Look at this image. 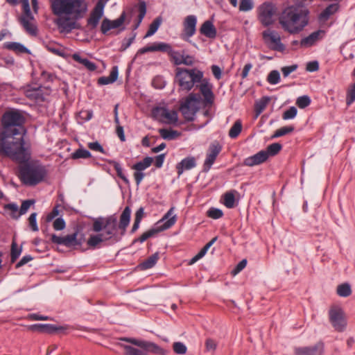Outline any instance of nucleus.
I'll return each mask as SVG.
<instances>
[{
    "label": "nucleus",
    "instance_id": "f257e3e1",
    "mask_svg": "<svg viewBox=\"0 0 355 355\" xmlns=\"http://www.w3.org/2000/svg\"><path fill=\"white\" fill-rule=\"evenodd\" d=\"M52 12L58 17L55 20L61 33H69L80 28L77 21L83 18L87 11L85 0H50Z\"/></svg>",
    "mask_w": 355,
    "mask_h": 355
},
{
    "label": "nucleus",
    "instance_id": "f03ea898",
    "mask_svg": "<svg viewBox=\"0 0 355 355\" xmlns=\"http://www.w3.org/2000/svg\"><path fill=\"white\" fill-rule=\"evenodd\" d=\"M14 131L8 130L0 132V155L18 163L25 162L31 157L29 147L24 139L26 130L19 128Z\"/></svg>",
    "mask_w": 355,
    "mask_h": 355
},
{
    "label": "nucleus",
    "instance_id": "7ed1b4c3",
    "mask_svg": "<svg viewBox=\"0 0 355 355\" xmlns=\"http://www.w3.org/2000/svg\"><path fill=\"white\" fill-rule=\"evenodd\" d=\"M130 216L131 209L127 206L120 216L119 224L115 215L105 218L100 217L94 221L92 230L95 232H100L103 239L110 243H117L125 233L130 223Z\"/></svg>",
    "mask_w": 355,
    "mask_h": 355
},
{
    "label": "nucleus",
    "instance_id": "20e7f679",
    "mask_svg": "<svg viewBox=\"0 0 355 355\" xmlns=\"http://www.w3.org/2000/svg\"><path fill=\"white\" fill-rule=\"evenodd\" d=\"M307 10L295 6L286 8L279 17L282 28L290 34L302 31L309 23Z\"/></svg>",
    "mask_w": 355,
    "mask_h": 355
},
{
    "label": "nucleus",
    "instance_id": "39448f33",
    "mask_svg": "<svg viewBox=\"0 0 355 355\" xmlns=\"http://www.w3.org/2000/svg\"><path fill=\"white\" fill-rule=\"evenodd\" d=\"M20 164L19 177L24 184L35 186L44 180L46 170L38 161L28 160Z\"/></svg>",
    "mask_w": 355,
    "mask_h": 355
},
{
    "label": "nucleus",
    "instance_id": "423d86ee",
    "mask_svg": "<svg viewBox=\"0 0 355 355\" xmlns=\"http://www.w3.org/2000/svg\"><path fill=\"white\" fill-rule=\"evenodd\" d=\"M121 340L130 343L140 349L128 345H121L125 350V355H148V352L158 353L161 348L154 343L139 340L133 338H121Z\"/></svg>",
    "mask_w": 355,
    "mask_h": 355
},
{
    "label": "nucleus",
    "instance_id": "0eeeda50",
    "mask_svg": "<svg viewBox=\"0 0 355 355\" xmlns=\"http://www.w3.org/2000/svg\"><path fill=\"white\" fill-rule=\"evenodd\" d=\"M203 73L196 69H179L176 73L175 81L180 89L185 92L190 91L195 84L202 81Z\"/></svg>",
    "mask_w": 355,
    "mask_h": 355
},
{
    "label": "nucleus",
    "instance_id": "6e6552de",
    "mask_svg": "<svg viewBox=\"0 0 355 355\" xmlns=\"http://www.w3.org/2000/svg\"><path fill=\"white\" fill-rule=\"evenodd\" d=\"M174 211V208L171 207L167 213L164 215V216L160 220L157 225H158L156 228H153L149 230L148 231L143 233L141 236L136 239L133 241V243L136 242L143 243L148 239L154 236L158 232L167 230L172 227L176 221V216L173 215Z\"/></svg>",
    "mask_w": 355,
    "mask_h": 355
},
{
    "label": "nucleus",
    "instance_id": "1a4fd4ad",
    "mask_svg": "<svg viewBox=\"0 0 355 355\" xmlns=\"http://www.w3.org/2000/svg\"><path fill=\"white\" fill-rule=\"evenodd\" d=\"M200 96L194 93H191L189 96L181 101L180 110L187 121H193L196 112L199 108Z\"/></svg>",
    "mask_w": 355,
    "mask_h": 355
},
{
    "label": "nucleus",
    "instance_id": "9d476101",
    "mask_svg": "<svg viewBox=\"0 0 355 355\" xmlns=\"http://www.w3.org/2000/svg\"><path fill=\"white\" fill-rule=\"evenodd\" d=\"M276 15L277 8L270 2L262 3L257 9L258 19L265 27H268L275 23Z\"/></svg>",
    "mask_w": 355,
    "mask_h": 355
},
{
    "label": "nucleus",
    "instance_id": "9b49d317",
    "mask_svg": "<svg viewBox=\"0 0 355 355\" xmlns=\"http://www.w3.org/2000/svg\"><path fill=\"white\" fill-rule=\"evenodd\" d=\"M329 319L335 331L343 332L346 329L347 318L344 311L340 306H334L330 308Z\"/></svg>",
    "mask_w": 355,
    "mask_h": 355
},
{
    "label": "nucleus",
    "instance_id": "f8f14e48",
    "mask_svg": "<svg viewBox=\"0 0 355 355\" xmlns=\"http://www.w3.org/2000/svg\"><path fill=\"white\" fill-rule=\"evenodd\" d=\"M24 118L21 113L17 111L7 112L2 117V123L3 125V130H15L19 128H24L22 124ZM15 131H13L14 132Z\"/></svg>",
    "mask_w": 355,
    "mask_h": 355
},
{
    "label": "nucleus",
    "instance_id": "ddd939ff",
    "mask_svg": "<svg viewBox=\"0 0 355 355\" xmlns=\"http://www.w3.org/2000/svg\"><path fill=\"white\" fill-rule=\"evenodd\" d=\"M262 37L272 50L284 51L285 46L282 42L281 36L277 31L268 28L262 33Z\"/></svg>",
    "mask_w": 355,
    "mask_h": 355
},
{
    "label": "nucleus",
    "instance_id": "4468645a",
    "mask_svg": "<svg viewBox=\"0 0 355 355\" xmlns=\"http://www.w3.org/2000/svg\"><path fill=\"white\" fill-rule=\"evenodd\" d=\"M77 232H74L64 236H58L55 234H52L50 235V239L53 243L62 245L67 248H72L79 246L82 243L81 241L77 239Z\"/></svg>",
    "mask_w": 355,
    "mask_h": 355
},
{
    "label": "nucleus",
    "instance_id": "2eb2a0df",
    "mask_svg": "<svg viewBox=\"0 0 355 355\" xmlns=\"http://www.w3.org/2000/svg\"><path fill=\"white\" fill-rule=\"evenodd\" d=\"M324 343L322 341H318L313 345L294 348L295 355H324Z\"/></svg>",
    "mask_w": 355,
    "mask_h": 355
},
{
    "label": "nucleus",
    "instance_id": "dca6fc26",
    "mask_svg": "<svg viewBox=\"0 0 355 355\" xmlns=\"http://www.w3.org/2000/svg\"><path fill=\"white\" fill-rule=\"evenodd\" d=\"M200 85H197L199 91L203 96V104L205 106H211L214 102V94L213 93V85L207 80H202Z\"/></svg>",
    "mask_w": 355,
    "mask_h": 355
},
{
    "label": "nucleus",
    "instance_id": "f3484780",
    "mask_svg": "<svg viewBox=\"0 0 355 355\" xmlns=\"http://www.w3.org/2000/svg\"><path fill=\"white\" fill-rule=\"evenodd\" d=\"M221 150L222 146L218 142L211 144L208 148L206 159L203 164V171L205 172L209 171Z\"/></svg>",
    "mask_w": 355,
    "mask_h": 355
},
{
    "label": "nucleus",
    "instance_id": "a211bd4d",
    "mask_svg": "<svg viewBox=\"0 0 355 355\" xmlns=\"http://www.w3.org/2000/svg\"><path fill=\"white\" fill-rule=\"evenodd\" d=\"M197 19L195 15L187 16L183 22V33L181 38L185 41H189L196 31Z\"/></svg>",
    "mask_w": 355,
    "mask_h": 355
},
{
    "label": "nucleus",
    "instance_id": "6ab92c4d",
    "mask_svg": "<svg viewBox=\"0 0 355 355\" xmlns=\"http://www.w3.org/2000/svg\"><path fill=\"white\" fill-rule=\"evenodd\" d=\"M105 3L99 1L95 6L94 10L92 11L89 17L87 19V25L91 28H94L98 24V22L103 15V10Z\"/></svg>",
    "mask_w": 355,
    "mask_h": 355
},
{
    "label": "nucleus",
    "instance_id": "aec40b11",
    "mask_svg": "<svg viewBox=\"0 0 355 355\" xmlns=\"http://www.w3.org/2000/svg\"><path fill=\"white\" fill-rule=\"evenodd\" d=\"M325 36V31L323 30H318L313 32L307 37H304L300 41V47L309 48L317 44L322 40Z\"/></svg>",
    "mask_w": 355,
    "mask_h": 355
},
{
    "label": "nucleus",
    "instance_id": "412c9836",
    "mask_svg": "<svg viewBox=\"0 0 355 355\" xmlns=\"http://www.w3.org/2000/svg\"><path fill=\"white\" fill-rule=\"evenodd\" d=\"M266 153L264 150H261L255 155L245 158L243 164L248 166H253L261 164L267 160Z\"/></svg>",
    "mask_w": 355,
    "mask_h": 355
},
{
    "label": "nucleus",
    "instance_id": "4be33fe9",
    "mask_svg": "<svg viewBox=\"0 0 355 355\" xmlns=\"http://www.w3.org/2000/svg\"><path fill=\"white\" fill-rule=\"evenodd\" d=\"M196 166V159L193 157H187L183 159L176 165L178 176H180L184 171L190 170Z\"/></svg>",
    "mask_w": 355,
    "mask_h": 355
},
{
    "label": "nucleus",
    "instance_id": "5701e85b",
    "mask_svg": "<svg viewBox=\"0 0 355 355\" xmlns=\"http://www.w3.org/2000/svg\"><path fill=\"white\" fill-rule=\"evenodd\" d=\"M339 5L337 3L329 5L318 16V19L321 23H325L332 15L338 12Z\"/></svg>",
    "mask_w": 355,
    "mask_h": 355
},
{
    "label": "nucleus",
    "instance_id": "b1692460",
    "mask_svg": "<svg viewBox=\"0 0 355 355\" xmlns=\"http://www.w3.org/2000/svg\"><path fill=\"white\" fill-rule=\"evenodd\" d=\"M164 52L168 53L171 60L174 63V64H181V60L182 59L184 51L181 52L175 51L172 48L170 44L166 43Z\"/></svg>",
    "mask_w": 355,
    "mask_h": 355
},
{
    "label": "nucleus",
    "instance_id": "393cba45",
    "mask_svg": "<svg viewBox=\"0 0 355 355\" xmlns=\"http://www.w3.org/2000/svg\"><path fill=\"white\" fill-rule=\"evenodd\" d=\"M200 32L208 38L214 39L216 37V29L211 21H205L200 28Z\"/></svg>",
    "mask_w": 355,
    "mask_h": 355
},
{
    "label": "nucleus",
    "instance_id": "a878e982",
    "mask_svg": "<svg viewBox=\"0 0 355 355\" xmlns=\"http://www.w3.org/2000/svg\"><path fill=\"white\" fill-rule=\"evenodd\" d=\"M118 74V67L114 66L112 68L110 73L108 76H102L98 78V83L101 85L112 84L117 80Z\"/></svg>",
    "mask_w": 355,
    "mask_h": 355
},
{
    "label": "nucleus",
    "instance_id": "bb28decb",
    "mask_svg": "<svg viewBox=\"0 0 355 355\" xmlns=\"http://www.w3.org/2000/svg\"><path fill=\"white\" fill-rule=\"evenodd\" d=\"M33 19H27V17H21L19 21L26 31L31 35H36L37 27L31 22Z\"/></svg>",
    "mask_w": 355,
    "mask_h": 355
},
{
    "label": "nucleus",
    "instance_id": "cd10ccee",
    "mask_svg": "<svg viewBox=\"0 0 355 355\" xmlns=\"http://www.w3.org/2000/svg\"><path fill=\"white\" fill-rule=\"evenodd\" d=\"M5 48L17 53H30V51L19 42H10L5 44Z\"/></svg>",
    "mask_w": 355,
    "mask_h": 355
},
{
    "label": "nucleus",
    "instance_id": "c85d7f7f",
    "mask_svg": "<svg viewBox=\"0 0 355 355\" xmlns=\"http://www.w3.org/2000/svg\"><path fill=\"white\" fill-rule=\"evenodd\" d=\"M72 58L73 60L78 62V63L83 64L85 68L88 70L93 71L96 70V65L94 62H91L87 58H82L79 54L74 53L72 55Z\"/></svg>",
    "mask_w": 355,
    "mask_h": 355
},
{
    "label": "nucleus",
    "instance_id": "c756f323",
    "mask_svg": "<svg viewBox=\"0 0 355 355\" xmlns=\"http://www.w3.org/2000/svg\"><path fill=\"white\" fill-rule=\"evenodd\" d=\"M28 329L31 331L38 332H51L57 329L53 325L48 324H35L30 325Z\"/></svg>",
    "mask_w": 355,
    "mask_h": 355
},
{
    "label": "nucleus",
    "instance_id": "7c9ffc66",
    "mask_svg": "<svg viewBox=\"0 0 355 355\" xmlns=\"http://www.w3.org/2000/svg\"><path fill=\"white\" fill-rule=\"evenodd\" d=\"M178 117L177 112L175 110H167L161 122L166 124H175L178 122Z\"/></svg>",
    "mask_w": 355,
    "mask_h": 355
},
{
    "label": "nucleus",
    "instance_id": "2f4dec72",
    "mask_svg": "<svg viewBox=\"0 0 355 355\" xmlns=\"http://www.w3.org/2000/svg\"><path fill=\"white\" fill-rule=\"evenodd\" d=\"M45 47L49 52L56 55L61 57H64L65 55L64 50L58 44L49 42L45 44Z\"/></svg>",
    "mask_w": 355,
    "mask_h": 355
},
{
    "label": "nucleus",
    "instance_id": "473e14b6",
    "mask_svg": "<svg viewBox=\"0 0 355 355\" xmlns=\"http://www.w3.org/2000/svg\"><path fill=\"white\" fill-rule=\"evenodd\" d=\"M153 159L150 157H145L142 161L137 162L132 166V169L139 171H143L148 168L153 163Z\"/></svg>",
    "mask_w": 355,
    "mask_h": 355
},
{
    "label": "nucleus",
    "instance_id": "72a5a7b5",
    "mask_svg": "<svg viewBox=\"0 0 355 355\" xmlns=\"http://www.w3.org/2000/svg\"><path fill=\"white\" fill-rule=\"evenodd\" d=\"M160 136L166 140H173L180 135V133L176 130L162 128L159 130Z\"/></svg>",
    "mask_w": 355,
    "mask_h": 355
},
{
    "label": "nucleus",
    "instance_id": "f704fd0d",
    "mask_svg": "<svg viewBox=\"0 0 355 355\" xmlns=\"http://www.w3.org/2000/svg\"><path fill=\"white\" fill-rule=\"evenodd\" d=\"M282 146L279 143H273L269 145L264 150L265 153H266L267 159L269 157H272L278 154L282 150Z\"/></svg>",
    "mask_w": 355,
    "mask_h": 355
},
{
    "label": "nucleus",
    "instance_id": "c9c22d12",
    "mask_svg": "<svg viewBox=\"0 0 355 355\" xmlns=\"http://www.w3.org/2000/svg\"><path fill=\"white\" fill-rule=\"evenodd\" d=\"M337 294L340 297H348L352 293L351 286L348 283H343L337 286Z\"/></svg>",
    "mask_w": 355,
    "mask_h": 355
},
{
    "label": "nucleus",
    "instance_id": "e433bc0d",
    "mask_svg": "<svg viewBox=\"0 0 355 355\" xmlns=\"http://www.w3.org/2000/svg\"><path fill=\"white\" fill-rule=\"evenodd\" d=\"M162 23V18L158 17L155 18L153 21L150 24L149 28L146 33L145 37H148L154 35L158 30Z\"/></svg>",
    "mask_w": 355,
    "mask_h": 355
},
{
    "label": "nucleus",
    "instance_id": "4c0bfd02",
    "mask_svg": "<svg viewBox=\"0 0 355 355\" xmlns=\"http://www.w3.org/2000/svg\"><path fill=\"white\" fill-rule=\"evenodd\" d=\"M355 101V82L347 89L346 91V104L347 106L351 105Z\"/></svg>",
    "mask_w": 355,
    "mask_h": 355
},
{
    "label": "nucleus",
    "instance_id": "58836bf2",
    "mask_svg": "<svg viewBox=\"0 0 355 355\" xmlns=\"http://www.w3.org/2000/svg\"><path fill=\"white\" fill-rule=\"evenodd\" d=\"M158 259L159 254L157 252L152 254L141 263L142 268L149 269L153 268L155 265Z\"/></svg>",
    "mask_w": 355,
    "mask_h": 355
},
{
    "label": "nucleus",
    "instance_id": "ea45409f",
    "mask_svg": "<svg viewBox=\"0 0 355 355\" xmlns=\"http://www.w3.org/2000/svg\"><path fill=\"white\" fill-rule=\"evenodd\" d=\"M22 251V247H19L17 243L13 241L11 245L10 259L14 263L19 258Z\"/></svg>",
    "mask_w": 355,
    "mask_h": 355
},
{
    "label": "nucleus",
    "instance_id": "a19ab883",
    "mask_svg": "<svg viewBox=\"0 0 355 355\" xmlns=\"http://www.w3.org/2000/svg\"><path fill=\"white\" fill-rule=\"evenodd\" d=\"M98 234L96 235H91L89 239L87 240V245L91 248H96L101 243L106 242L104 239H103V236H101V234L100 232H98Z\"/></svg>",
    "mask_w": 355,
    "mask_h": 355
},
{
    "label": "nucleus",
    "instance_id": "79ce46f5",
    "mask_svg": "<svg viewBox=\"0 0 355 355\" xmlns=\"http://www.w3.org/2000/svg\"><path fill=\"white\" fill-rule=\"evenodd\" d=\"M242 130V124L240 121H236L229 131L230 137L234 139L239 136Z\"/></svg>",
    "mask_w": 355,
    "mask_h": 355
},
{
    "label": "nucleus",
    "instance_id": "37998d69",
    "mask_svg": "<svg viewBox=\"0 0 355 355\" xmlns=\"http://www.w3.org/2000/svg\"><path fill=\"white\" fill-rule=\"evenodd\" d=\"M224 205L227 208H233L235 206V197L233 192H227L224 194Z\"/></svg>",
    "mask_w": 355,
    "mask_h": 355
},
{
    "label": "nucleus",
    "instance_id": "c03bdc74",
    "mask_svg": "<svg viewBox=\"0 0 355 355\" xmlns=\"http://www.w3.org/2000/svg\"><path fill=\"white\" fill-rule=\"evenodd\" d=\"M92 156L90 152L84 148H78L74 153H72L71 157L73 159H77L80 158H89Z\"/></svg>",
    "mask_w": 355,
    "mask_h": 355
},
{
    "label": "nucleus",
    "instance_id": "a18cd8bd",
    "mask_svg": "<svg viewBox=\"0 0 355 355\" xmlns=\"http://www.w3.org/2000/svg\"><path fill=\"white\" fill-rule=\"evenodd\" d=\"M168 109L164 107H154L152 110L153 116L159 121H162V119L164 116L165 113L166 112Z\"/></svg>",
    "mask_w": 355,
    "mask_h": 355
},
{
    "label": "nucleus",
    "instance_id": "49530a36",
    "mask_svg": "<svg viewBox=\"0 0 355 355\" xmlns=\"http://www.w3.org/2000/svg\"><path fill=\"white\" fill-rule=\"evenodd\" d=\"M267 81L271 85H277L280 82V74L277 70L271 71L268 76Z\"/></svg>",
    "mask_w": 355,
    "mask_h": 355
},
{
    "label": "nucleus",
    "instance_id": "de8ad7c7",
    "mask_svg": "<svg viewBox=\"0 0 355 355\" xmlns=\"http://www.w3.org/2000/svg\"><path fill=\"white\" fill-rule=\"evenodd\" d=\"M294 130L293 126H284L278 130H277L274 135H272V138L279 137L284 135H286L288 133L292 132Z\"/></svg>",
    "mask_w": 355,
    "mask_h": 355
},
{
    "label": "nucleus",
    "instance_id": "09e8293b",
    "mask_svg": "<svg viewBox=\"0 0 355 355\" xmlns=\"http://www.w3.org/2000/svg\"><path fill=\"white\" fill-rule=\"evenodd\" d=\"M254 8V3L252 0H241L239 5V10L243 12H248Z\"/></svg>",
    "mask_w": 355,
    "mask_h": 355
},
{
    "label": "nucleus",
    "instance_id": "8fccbe9b",
    "mask_svg": "<svg viewBox=\"0 0 355 355\" xmlns=\"http://www.w3.org/2000/svg\"><path fill=\"white\" fill-rule=\"evenodd\" d=\"M311 103V99L308 96H302L297 98L296 105L301 109L305 108Z\"/></svg>",
    "mask_w": 355,
    "mask_h": 355
},
{
    "label": "nucleus",
    "instance_id": "3c124183",
    "mask_svg": "<svg viewBox=\"0 0 355 355\" xmlns=\"http://www.w3.org/2000/svg\"><path fill=\"white\" fill-rule=\"evenodd\" d=\"M165 44H166L165 42H155L151 45L146 46V47L148 52H153V51L164 52Z\"/></svg>",
    "mask_w": 355,
    "mask_h": 355
},
{
    "label": "nucleus",
    "instance_id": "603ef678",
    "mask_svg": "<svg viewBox=\"0 0 355 355\" xmlns=\"http://www.w3.org/2000/svg\"><path fill=\"white\" fill-rule=\"evenodd\" d=\"M207 215L211 218L218 219L223 216V213L220 209L211 207L207 211Z\"/></svg>",
    "mask_w": 355,
    "mask_h": 355
},
{
    "label": "nucleus",
    "instance_id": "864d4df0",
    "mask_svg": "<svg viewBox=\"0 0 355 355\" xmlns=\"http://www.w3.org/2000/svg\"><path fill=\"white\" fill-rule=\"evenodd\" d=\"M113 163H114L113 166H114L115 171H116L117 175L121 179H122L125 184H128L129 180L126 178L125 174L123 173V168H122L121 164L116 162H114Z\"/></svg>",
    "mask_w": 355,
    "mask_h": 355
},
{
    "label": "nucleus",
    "instance_id": "5fc2aeb1",
    "mask_svg": "<svg viewBox=\"0 0 355 355\" xmlns=\"http://www.w3.org/2000/svg\"><path fill=\"white\" fill-rule=\"evenodd\" d=\"M173 349L178 354H184L187 349L186 345L181 342H175L173 345Z\"/></svg>",
    "mask_w": 355,
    "mask_h": 355
},
{
    "label": "nucleus",
    "instance_id": "6e6d98bb",
    "mask_svg": "<svg viewBox=\"0 0 355 355\" xmlns=\"http://www.w3.org/2000/svg\"><path fill=\"white\" fill-rule=\"evenodd\" d=\"M297 113V108L294 106H292L283 113L282 118L284 120L292 119L296 116Z\"/></svg>",
    "mask_w": 355,
    "mask_h": 355
},
{
    "label": "nucleus",
    "instance_id": "4d7b16f0",
    "mask_svg": "<svg viewBox=\"0 0 355 355\" xmlns=\"http://www.w3.org/2000/svg\"><path fill=\"white\" fill-rule=\"evenodd\" d=\"M125 19V12H123L120 17L115 19V20H111V27L112 29L117 28L122 26V24L124 23Z\"/></svg>",
    "mask_w": 355,
    "mask_h": 355
},
{
    "label": "nucleus",
    "instance_id": "13d9d810",
    "mask_svg": "<svg viewBox=\"0 0 355 355\" xmlns=\"http://www.w3.org/2000/svg\"><path fill=\"white\" fill-rule=\"evenodd\" d=\"M37 213H32L28 218L29 226L33 232L38 231V226L37 224Z\"/></svg>",
    "mask_w": 355,
    "mask_h": 355
},
{
    "label": "nucleus",
    "instance_id": "bf43d9fd",
    "mask_svg": "<svg viewBox=\"0 0 355 355\" xmlns=\"http://www.w3.org/2000/svg\"><path fill=\"white\" fill-rule=\"evenodd\" d=\"M35 203V200H26L23 201L21 203L20 209H19V215H24L30 208L31 205Z\"/></svg>",
    "mask_w": 355,
    "mask_h": 355
},
{
    "label": "nucleus",
    "instance_id": "052dcab7",
    "mask_svg": "<svg viewBox=\"0 0 355 355\" xmlns=\"http://www.w3.org/2000/svg\"><path fill=\"white\" fill-rule=\"evenodd\" d=\"M93 112L92 110H82L78 113V118L83 121H87L92 118Z\"/></svg>",
    "mask_w": 355,
    "mask_h": 355
},
{
    "label": "nucleus",
    "instance_id": "680f3d73",
    "mask_svg": "<svg viewBox=\"0 0 355 355\" xmlns=\"http://www.w3.org/2000/svg\"><path fill=\"white\" fill-rule=\"evenodd\" d=\"M297 67L298 66L297 64H292L282 67L281 71L284 77H288L292 72L295 71L297 69Z\"/></svg>",
    "mask_w": 355,
    "mask_h": 355
},
{
    "label": "nucleus",
    "instance_id": "e2e57ef3",
    "mask_svg": "<svg viewBox=\"0 0 355 355\" xmlns=\"http://www.w3.org/2000/svg\"><path fill=\"white\" fill-rule=\"evenodd\" d=\"M112 29L111 27V20L105 18L101 23V31L103 34L105 35L110 30Z\"/></svg>",
    "mask_w": 355,
    "mask_h": 355
},
{
    "label": "nucleus",
    "instance_id": "0e129e2a",
    "mask_svg": "<svg viewBox=\"0 0 355 355\" xmlns=\"http://www.w3.org/2000/svg\"><path fill=\"white\" fill-rule=\"evenodd\" d=\"M53 226L57 231L62 230L65 227V222L63 218H58L54 220Z\"/></svg>",
    "mask_w": 355,
    "mask_h": 355
},
{
    "label": "nucleus",
    "instance_id": "69168bd1",
    "mask_svg": "<svg viewBox=\"0 0 355 355\" xmlns=\"http://www.w3.org/2000/svg\"><path fill=\"white\" fill-rule=\"evenodd\" d=\"M211 72L216 80H220L222 77L221 69L216 64L211 67Z\"/></svg>",
    "mask_w": 355,
    "mask_h": 355
},
{
    "label": "nucleus",
    "instance_id": "338daca9",
    "mask_svg": "<svg viewBox=\"0 0 355 355\" xmlns=\"http://www.w3.org/2000/svg\"><path fill=\"white\" fill-rule=\"evenodd\" d=\"M193 62H194L193 58L191 55H185L184 52L182 59L181 60V64L191 66V65H193Z\"/></svg>",
    "mask_w": 355,
    "mask_h": 355
},
{
    "label": "nucleus",
    "instance_id": "774afa93",
    "mask_svg": "<svg viewBox=\"0 0 355 355\" xmlns=\"http://www.w3.org/2000/svg\"><path fill=\"white\" fill-rule=\"evenodd\" d=\"M319 69V64L317 61L309 62L306 64V69L308 71L313 72L318 71Z\"/></svg>",
    "mask_w": 355,
    "mask_h": 355
}]
</instances>
